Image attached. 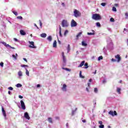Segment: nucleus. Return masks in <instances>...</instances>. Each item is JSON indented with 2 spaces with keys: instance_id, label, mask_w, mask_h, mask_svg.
Instances as JSON below:
<instances>
[{
  "instance_id": "f257e3e1",
  "label": "nucleus",
  "mask_w": 128,
  "mask_h": 128,
  "mask_svg": "<svg viewBox=\"0 0 128 128\" xmlns=\"http://www.w3.org/2000/svg\"><path fill=\"white\" fill-rule=\"evenodd\" d=\"M92 18L94 20H102V16H100V14H92Z\"/></svg>"
},
{
  "instance_id": "f03ea898",
  "label": "nucleus",
  "mask_w": 128,
  "mask_h": 128,
  "mask_svg": "<svg viewBox=\"0 0 128 128\" xmlns=\"http://www.w3.org/2000/svg\"><path fill=\"white\" fill-rule=\"evenodd\" d=\"M74 16L75 18H78L82 16V14L76 9H74Z\"/></svg>"
},
{
  "instance_id": "7ed1b4c3",
  "label": "nucleus",
  "mask_w": 128,
  "mask_h": 128,
  "mask_svg": "<svg viewBox=\"0 0 128 128\" xmlns=\"http://www.w3.org/2000/svg\"><path fill=\"white\" fill-rule=\"evenodd\" d=\"M62 28H68V20H62Z\"/></svg>"
},
{
  "instance_id": "20e7f679",
  "label": "nucleus",
  "mask_w": 128,
  "mask_h": 128,
  "mask_svg": "<svg viewBox=\"0 0 128 128\" xmlns=\"http://www.w3.org/2000/svg\"><path fill=\"white\" fill-rule=\"evenodd\" d=\"M28 43L31 44L29 46L30 48H36V46H34V42L29 41Z\"/></svg>"
},
{
  "instance_id": "39448f33",
  "label": "nucleus",
  "mask_w": 128,
  "mask_h": 128,
  "mask_svg": "<svg viewBox=\"0 0 128 128\" xmlns=\"http://www.w3.org/2000/svg\"><path fill=\"white\" fill-rule=\"evenodd\" d=\"M115 58H116V62H120V60H122V58H120V54H118L115 56Z\"/></svg>"
},
{
  "instance_id": "423d86ee",
  "label": "nucleus",
  "mask_w": 128,
  "mask_h": 128,
  "mask_svg": "<svg viewBox=\"0 0 128 128\" xmlns=\"http://www.w3.org/2000/svg\"><path fill=\"white\" fill-rule=\"evenodd\" d=\"M2 44H4V46H6V48H12L13 50H16V48H14V47H12V46H10V44H6V42H1Z\"/></svg>"
},
{
  "instance_id": "0eeeda50",
  "label": "nucleus",
  "mask_w": 128,
  "mask_h": 128,
  "mask_svg": "<svg viewBox=\"0 0 128 128\" xmlns=\"http://www.w3.org/2000/svg\"><path fill=\"white\" fill-rule=\"evenodd\" d=\"M78 26V24H76V22L74 21V20H72L71 22V26L72 28H74V26Z\"/></svg>"
},
{
  "instance_id": "6e6552de",
  "label": "nucleus",
  "mask_w": 128,
  "mask_h": 128,
  "mask_svg": "<svg viewBox=\"0 0 128 128\" xmlns=\"http://www.w3.org/2000/svg\"><path fill=\"white\" fill-rule=\"evenodd\" d=\"M108 114L111 115L112 116H117L118 113L114 111V112L112 110H110V112H108Z\"/></svg>"
},
{
  "instance_id": "1a4fd4ad",
  "label": "nucleus",
  "mask_w": 128,
  "mask_h": 128,
  "mask_svg": "<svg viewBox=\"0 0 128 128\" xmlns=\"http://www.w3.org/2000/svg\"><path fill=\"white\" fill-rule=\"evenodd\" d=\"M62 54L63 62H64V64H66V56H64V52H62Z\"/></svg>"
},
{
  "instance_id": "9d476101",
  "label": "nucleus",
  "mask_w": 128,
  "mask_h": 128,
  "mask_svg": "<svg viewBox=\"0 0 128 128\" xmlns=\"http://www.w3.org/2000/svg\"><path fill=\"white\" fill-rule=\"evenodd\" d=\"M21 108L23 110H26V105L23 100H20Z\"/></svg>"
},
{
  "instance_id": "9b49d317",
  "label": "nucleus",
  "mask_w": 128,
  "mask_h": 128,
  "mask_svg": "<svg viewBox=\"0 0 128 128\" xmlns=\"http://www.w3.org/2000/svg\"><path fill=\"white\" fill-rule=\"evenodd\" d=\"M24 118H26L28 120H30V116L28 115V112H26L24 113Z\"/></svg>"
},
{
  "instance_id": "f8f14e48",
  "label": "nucleus",
  "mask_w": 128,
  "mask_h": 128,
  "mask_svg": "<svg viewBox=\"0 0 128 128\" xmlns=\"http://www.w3.org/2000/svg\"><path fill=\"white\" fill-rule=\"evenodd\" d=\"M18 54H12V58H14V60H18Z\"/></svg>"
},
{
  "instance_id": "ddd939ff",
  "label": "nucleus",
  "mask_w": 128,
  "mask_h": 128,
  "mask_svg": "<svg viewBox=\"0 0 128 128\" xmlns=\"http://www.w3.org/2000/svg\"><path fill=\"white\" fill-rule=\"evenodd\" d=\"M66 85L64 84L63 85V87H62V90L66 92Z\"/></svg>"
},
{
  "instance_id": "4468645a",
  "label": "nucleus",
  "mask_w": 128,
  "mask_h": 128,
  "mask_svg": "<svg viewBox=\"0 0 128 128\" xmlns=\"http://www.w3.org/2000/svg\"><path fill=\"white\" fill-rule=\"evenodd\" d=\"M47 40L48 42H52V36H50L47 38Z\"/></svg>"
},
{
  "instance_id": "2eb2a0df",
  "label": "nucleus",
  "mask_w": 128,
  "mask_h": 128,
  "mask_svg": "<svg viewBox=\"0 0 128 128\" xmlns=\"http://www.w3.org/2000/svg\"><path fill=\"white\" fill-rule=\"evenodd\" d=\"M84 62H86L84 60L81 62V63L80 64L78 67L82 68V66L84 64Z\"/></svg>"
},
{
  "instance_id": "dca6fc26",
  "label": "nucleus",
  "mask_w": 128,
  "mask_h": 128,
  "mask_svg": "<svg viewBox=\"0 0 128 128\" xmlns=\"http://www.w3.org/2000/svg\"><path fill=\"white\" fill-rule=\"evenodd\" d=\"M20 34H22V36H26V33L24 31V30H20Z\"/></svg>"
},
{
  "instance_id": "f3484780",
  "label": "nucleus",
  "mask_w": 128,
  "mask_h": 128,
  "mask_svg": "<svg viewBox=\"0 0 128 128\" xmlns=\"http://www.w3.org/2000/svg\"><path fill=\"white\" fill-rule=\"evenodd\" d=\"M40 36L41 38H46V33H42V34H40Z\"/></svg>"
},
{
  "instance_id": "a211bd4d",
  "label": "nucleus",
  "mask_w": 128,
  "mask_h": 128,
  "mask_svg": "<svg viewBox=\"0 0 128 128\" xmlns=\"http://www.w3.org/2000/svg\"><path fill=\"white\" fill-rule=\"evenodd\" d=\"M25 70H26V76H30V72H28V69H26V68H25Z\"/></svg>"
},
{
  "instance_id": "6ab92c4d",
  "label": "nucleus",
  "mask_w": 128,
  "mask_h": 128,
  "mask_svg": "<svg viewBox=\"0 0 128 128\" xmlns=\"http://www.w3.org/2000/svg\"><path fill=\"white\" fill-rule=\"evenodd\" d=\"M59 28H60V31H59L60 36H62V27H60V26Z\"/></svg>"
},
{
  "instance_id": "aec40b11",
  "label": "nucleus",
  "mask_w": 128,
  "mask_h": 128,
  "mask_svg": "<svg viewBox=\"0 0 128 128\" xmlns=\"http://www.w3.org/2000/svg\"><path fill=\"white\" fill-rule=\"evenodd\" d=\"M48 121L50 123V124H52L53 122H52V118H48Z\"/></svg>"
},
{
  "instance_id": "412c9836",
  "label": "nucleus",
  "mask_w": 128,
  "mask_h": 128,
  "mask_svg": "<svg viewBox=\"0 0 128 128\" xmlns=\"http://www.w3.org/2000/svg\"><path fill=\"white\" fill-rule=\"evenodd\" d=\"M62 69L64 70H66L67 72H70L71 70L68 68H62Z\"/></svg>"
},
{
  "instance_id": "4be33fe9",
  "label": "nucleus",
  "mask_w": 128,
  "mask_h": 128,
  "mask_svg": "<svg viewBox=\"0 0 128 128\" xmlns=\"http://www.w3.org/2000/svg\"><path fill=\"white\" fill-rule=\"evenodd\" d=\"M18 76H22V71H19L18 72Z\"/></svg>"
},
{
  "instance_id": "5701e85b",
  "label": "nucleus",
  "mask_w": 128,
  "mask_h": 128,
  "mask_svg": "<svg viewBox=\"0 0 128 128\" xmlns=\"http://www.w3.org/2000/svg\"><path fill=\"white\" fill-rule=\"evenodd\" d=\"M120 90H121L120 88H117L116 92L118 94H121Z\"/></svg>"
},
{
  "instance_id": "b1692460",
  "label": "nucleus",
  "mask_w": 128,
  "mask_h": 128,
  "mask_svg": "<svg viewBox=\"0 0 128 128\" xmlns=\"http://www.w3.org/2000/svg\"><path fill=\"white\" fill-rule=\"evenodd\" d=\"M53 48H56V40H54L53 43Z\"/></svg>"
},
{
  "instance_id": "393cba45",
  "label": "nucleus",
  "mask_w": 128,
  "mask_h": 128,
  "mask_svg": "<svg viewBox=\"0 0 128 128\" xmlns=\"http://www.w3.org/2000/svg\"><path fill=\"white\" fill-rule=\"evenodd\" d=\"M80 77L82 78H84V76L82 74V71L80 72Z\"/></svg>"
},
{
  "instance_id": "a878e982",
  "label": "nucleus",
  "mask_w": 128,
  "mask_h": 128,
  "mask_svg": "<svg viewBox=\"0 0 128 128\" xmlns=\"http://www.w3.org/2000/svg\"><path fill=\"white\" fill-rule=\"evenodd\" d=\"M88 36H94V32H88Z\"/></svg>"
},
{
  "instance_id": "bb28decb",
  "label": "nucleus",
  "mask_w": 128,
  "mask_h": 128,
  "mask_svg": "<svg viewBox=\"0 0 128 128\" xmlns=\"http://www.w3.org/2000/svg\"><path fill=\"white\" fill-rule=\"evenodd\" d=\"M82 46H88V44L83 41L82 42Z\"/></svg>"
},
{
  "instance_id": "cd10ccee",
  "label": "nucleus",
  "mask_w": 128,
  "mask_h": 128,
  "mask_svg": "<svg viewBox=\"0 0 128 128\" xmlns=\"http://www.w3.org/2000/svg\"><path fill=\"white\" fill-rule=\"evenodd\" d=\"M82 32H78V34L76 35V38H80V36L82 35Z\"/></svg>"
},
{
  "instance_id": "c85d7f7f",
  "label": "nucleus",
  "mask_w": 128,
  "mask_h": 128,
  "mask_svg": "<svg viewBox=\"0 0 128 128\" xmlns=\"http://www.w3.org/2000/svg\"><path fill=\"white\" fill-rule=\"evenodd\" d=\"M67 50H68V52H70V44L68 45Z\"/></svg>"
},
{
  "instance_id": "c756f323",
  "label": "nucleus",
  "mask_w": 128,
  "mask_h": 128,
  "mask_svg": "<svg viewBox=\"0 0 128 128\" xmlns=\"http://www.w3.org/2000/svg\"><path fill=\"white\" fill-rule=\"evenodd\" d=\"M22 68H28V66L26 64L21 65Z\"/></svg>"
},
{
  "instance_id": "7c9ffc66",
  "label": "nucleus",
  "mask_w": 128,
  "mask_h": 128,
  "mask_svg": "<svg viewBox=\"0 0 128 128\" xmlns=\"http://www.w3.org/2000/svg\"><path fill=\"white\" fill-rule=\"evenodd\" d=\"M84 66H85L84 68H88V62L85 63Z\"/></svg>"
},
{
  "instance_id": "2f4dec72",
  "label": "nucleus",
  "mask_w": 128,
  "mask_h": 128,
  "mask_svg": "<svg viewBox=\"0 0 128 128\" xmlns=\"http://www.w3.org/2000/svg\"><path fill=\"white\" fill-rule=\"evenodd\" d=\"M68 30H66L64 33V36H66V34H68Z\"/></svg>"
},
{
  "instance_id": "473e14b6",
  "label": "nucleus",
  "mask_w": 128,
  "mask_h": 128,
  "mask_svg": "<svg viewBox=\"0 0 128 128\" xmlns=\"http://www.w3.org/2000/svg\"><path fill=\"white\" fill-rule=\"evenodd\" d=\"M125 16H126L125 18H126V20H128V12H126L125 13Z\"/></svg>"
},
{
  "instance_id": "72a5a7b5",
  "label": "nucleus",
  "mask_w": 128,
  "mask_h": 128,
  "mask_svg": "<svg viewBox=\"0 0 128 128\" xmlns=\"http://www.w3.org/2000/svg\"><path fill=\"white\" fill-rule=\"evenodd\" d=\"M110 22H114V18H110Z\"/></svg>"
},
{
  "instance_id": "f704fd0d",
  "label": "nucleus",
  "mask_w": 128,
  "mask_h": 128,
  "mask_svg": "<svg viewBox=\"0 0 128 128\" xmlns=\"http://www.w3.org/2000/svg\"><path fill=\"white\" fill-rule=\"evenodd\" d=\"M22 86V85L21 84H16L17 88H21Z\"/></svg>"
},
{
  "instance_id": "c9c22d12",
  "label": "nucleus",
  "mask_w": 128,
  "mask_h": 128,
  "mask_svg": "<svg viewBox=\"0 0 128 128\" xmlns=\"http://www.w3.org/2000/svg\"><path fill=\"white\" fill-rule=\"evenodd\" d=\"M102 58H103L102 56H100L98 58V60L100 61V60H102Z\"/></svg>"
},
{
  "instance_id": "e433bc0d",
  "label": "nucleus",
  "mask_w": 128,
  "mask_h": 128,
  "mask_svg": "<svg viewBox=\"0 0 128 128\" xmlns=\"http://www.w3.org/2000/svg\"><path fill=\"white\" fill-rule=\"evenodd\" d=\"M12 12L15 14L16 16H18V12H16V11H12Z\"/></svg>"
},
{
  "instance_id": "4c0bfd02",
  "label": "nucleus",
  "mask_w": 128,
  "mask_h": 128,
  "mask_svg": "<svg viewBox=\"0 0 128 128\" xmlns=\"http://www.w3.org/2000/svg\"><path fill=\"white\" fill-rule=\"evenodd\" d=\"M96 26H98V27L100 26V22H96Z\"/></svg>"
},
{
  "instance_id": "58836bf2",
  "label": "nucleus",
  "mask_w": 128,
  "mask_h": 128,
  "mask_svg": "<svg viewBox=\"0 0 128 128\" xmlns=\"http://www.w3.org/2000/svg\"><path fill=\"white\" fill-rule=\"evenodd\" d=\"M112 10L113 12H116V7H113Z\"/></svg>"
},
{
  "instance_id": "ea45409f",
  "label": "nucleus",
  "mask_w": 128,
  "mask_h": 128,
  "mask_svg": "<svg viewBox=\"0 0 128 128\" xmlns=\"http://www.w3.org/2000/svg\"><path fill=\"white\" fill-rule=\"evenodd\" d=\"M17 18L18 20H22V16H17Z\"/></svg>"
},
{
  "instance_id": "a19ab883",
  "label": "nucleus",
  "mask_w": 128,
  "mask_h": 128,
  "mask_svg": "<svg viewBox=\"0 0 128 128\" xmlns=\"http://www.w3.org/2000/svg\"><path fill=\"white\" fill-rule=\"evenodd\" d=\"M8 90H13L14 88L10 86L8 88Z\"/></svg>"
},
{
  "instance_id": "79ce46f5",
  "label": "nucleus",
  "mask_w": 128,
  "mask_h": 128,
  "mask_svg": "<svg viewBox=\"0 0 128 128\" xmlns=\"http://www.w3.org/2000/svg\"><path fill=\"white\" fill-rule=\"evenodd\" d=\"M94 91L96 93H97L98 92V89L96 88L94 89Z\"/></svg>"
},
{
  "instance_id": "37998d69",
  "label": "nucleus",
  "mask_w": 128,
  "mask_h": 128,
  "mask_svg": "<svg viewBox=\"0 0 128 128\" xmlns=\"http://www.w3.org/2000/svg\"><path fill=\"white\" fill-rule=\"evenodd\" d=\"M2 114L4 117H6V112H2Z\"/></svg>"
},
{
  "instance_id": "c03bdc74",
  "label": "nucleus",
  "mask_w": 128,
  "mask_h": 128,
  "mask_svg": "<svg viewBox=\"0 0 128 128\" xmlns=\"http://www.w3.org/2000/svg\"><path fill=\"white\" fill-rule=\"evenodd\" d=\"M77 108H76V110L72 112V116H73L74 115V114H75L76 112V110Z\"/></svg>"
},
{
  "instance_id": "a18cd8bd",
  "label": "nucleus",
  "mask_w": 128,
  "mask_h": 128,
  "mask_svg": "<svg viewBox=\"0 0 128 128\" xmlns=\"http://www.w3.org/2000/svg\"><path fill=\"white\" fill-rule=\"evenodd\" d=\"M106 4L104 2H102L101 4V6H106Z\"/></svg>"
},
{
  "instance_id": "49530a36",
  "label": "nucleus",
  "mask_w": 128,
  "mask_h": 128,
  "mask_svg": "<svg viewBox=\"0 0 128 128\" xmlns=\"http://www.w3.org/2000/svg\"><path fill=\"white\" fill-rule=\"evenodd\" d=\"M0 66H2V68L4 67V62H1L0 63Z\"/></svg>"
},
{
  "instance_id": "de8ad7c7",
  "label": "nucleus",
  "mask_w": 128,
  "mask_h": 128,
  "mask_svg": "<svg viewBox=\"0 0 128 128\" xmlns=\"http://www.w3.org/2000/svg\"><path fill=\"white\" fill-rule=\"evenodd\" d=\"M112 62H116V59L112 58Z\"/></svg>"
},
{
  "instance_id": "09e8293b",
  "label": "nucleus",
  "mask_w": 128,
  "mask_h": 128,
  "mask_svg": "<svg viewBox=\"0 0 128 128\" xmlns=\"http://www.w3.org/2000/svg\"><path fill=\"white\" fill-rule=\"evenodd\" d=\"M2 112H6L3 106H2Z\"/></svg>"
},
{
  "instance_id": "8fccbe9b",
  "label": "nucleus",
  "mask_w": 128,
  "mask_h": 128,
  "mask_svg": "<svg viewBox=\"0 0 128 128\" xmlns=\"http://www.w3.org/2000/svg\"><path fill=\"white\" fill-rule=\"evenodd\" d=\"M100 128H104V124H101L99 126Z\"/></svg>"
},
{
  "instance_id": "3c124183",
  "label": "nucleus",
  "mask_w": 128,
  "mask_h": 128,
  "mask_svg": "<svg viewBox=\"0 0 128 128\" xmlns=\"http://www.w3.org/2000/svg\"><path fill=\"white\" fill-rule=\"evenodd\" d=\"M40 26H42V21L40 20H39Z\"/></svg>"
},
{
  "instance_id": "603ef678",
  "label": "nucleus",
  "mask_w": 128,
  "mask_h": 128,
  "mask_svg": "<svg viewBox=\"0 0 128 128\" xmlns=\"http://www.w3.org/2000/svg\"><path fill=\"white\" fill-rule=\"evenodd\" d=\"M110 46H112V40L110 41Z\"/></svg>"
},
{
  "instance_id": "864d4df0",
  "label": "nucleus",
  "mask_w": 128,
  "mask_h": 128,
  "mask_svg": "<svg viewBox=\"0 0 128 128\" xmlns=\"http://www.w3.org/2000/svg\"><path fill=\"white\" fill-rule=\"evenodd\" d=\"M18 98H20V99H22V98H23V96H22L21 95H19V96H18Z\"/></svg>"
},
{
  "instance_id": "5fc2aeb1",
  "label": "nucleus",
  "mask_w": 128,
  "mask_h": 128,
  "mask_svg": "<svg viewBox=\"0 0 128 128\" xmlns=\"http://www.w3.org/2000/svg\"><path fill=\"white\" fill-rule=\"evenodd\" d=\"M98 124H102V121H98Z\"/></svg>"
},
{
  "instance_id": "6e6d98bb",
  "label": "nucleus",
  "mask_w": 128,
  "mask_h": 128,
  "mask_svg": "<svg viewBox=\"0 0 128 128\" xmlns=\"http://www.w3.org/2000/svg\"><path fill=\"white\" fill-rule=\"evenodd\" d=\"M14 40L15 42H18V40L16 38H14Z\"/></svg>"
},
{
  "instance_id": "4d7b16f0",
  "label": "nucleus",
  "mask_w": 128,
  "mask_h": 128,
  "mask_svg": "<svg viewBox=\"0 0 128 128\" xmlns=\"http://www.w3.org/2000/svg\"><path fill=\"white\" fill-rule=\"evenodd\" d=\"M23 60H24V62H28V60H26V58H24Z\"/></svg>"
},
{
  "instance_id": "13d9d810",
  "label": "nucleus",
  "mask_w": 128,
  "mask_h": 128,
  "mask_svg": "<svg viewBox=\"0 0 128 128\" xmlns=\"http://www.w3.org/2000/svg\"><path fill=\"white\" fill-rule=\"evenodd\" d=\"M114 6H118V4H114Z\"/></svg>"
},
{
  "instance_id": "bf43d9fd",
  "label": "nucleus",
  "mask_w": 128,
  "mask_h": 128,
  "mask_svg": "<svg viewBox=\"0 0 128 128\" xmlns=\"http://www.w3.org/2000/svg\"><path fill=\"white\" fill-rule=\"evenodd\" d=\"M34 26H36V28L38 29V26H36V24H34Z\"/></svg>"
},
{
  "instance_id": "052dcab7",
  "label": "nucleus",
  "mask_w": 128,
  "mask_h": 128,
  "mask_svg": "<svg viewBox=\"0 0 128 128\" xmlns=\"http://www.w3.org/2000/svg\"><path fill=\"white\" fill-rule=\"evenodd\" d=\"M82 122H83L84 123H85V122H86V120H82Z\"/></svg>"
},
{
  "instance_id": "680f3d73",
  "label": "nucleus",
  "mask_w": 128,
  "mask_h": 128,
  "mask_svg": "<svg viewBox=\"0 0 128 128\" xmlns=\"http://www.w3.org/2000/svg\"><path fill=\"white\" fill-rule=\"evenodd\" d=\"M36 87H37V88H40V84H38V85L36 86Z\"/></svg>"
},
{
  "instance_id": "e2e57ef3",
  "label": "nucleus",
  "mask_w": 128,
  "mask_h": 128,
  "mask_svg": "<svg viewBox=\"0 0 128 128\" xmlns=\"http://www.w3.org/2000/svg\"><path fill=\"white\" fill-rule=\"evenodd\" d=\"M62 6H65L64 3H62Z\"/></svg>"
},
{
  "instance_id": "0e129e2a",
  "label": "nucleus",
  "mask_w": 128,
  "mask_h": 128,
  "mask_svg": "<svg viewBox=\"0 0 128 128\" xmlns=\"http://www.w3.org/2000/svg\"><path fill=\"white\" fill-rule=\"evenodd\" d=\"M8 94H11V92H10V91H8Z\"/></svg>"
},
{
  "instance_id": "69168bd1",
  "label": "nucleus",
  "mask_w": 128,
  "mask_h": 128,
  "mask_svg": "<svg viewBox=\"0 0 128 128\" xmlns=\"http://www.w3.org/2000/svg\"><path fill=\"white\" fill-rule=\"evenodd\" d=\"M66 126L67 127H68V122H67V123H66Z\"/></svg>"
},
{
  "instance_id": "338daca9",
  "label": "nucleus",
  "mask_w": 128,
  "mask_h": 128,
  "mask_svg": "<svg viewBox=\"0 0 128 128\" xmlns=\"http://www.w3.org/2000/svg\"><path fill=\"white\" fill-rule=\"evenodd\" d=\"M86 90H87L88 92H89V90H88V88H86Z\"/></svg>"
},
{
  "instance_id": "774afa93",
  "label": "nucleus",
  "mask_w": 128,
  "mask_h": 128,
  "mask_svg": "<svg viewBox=\"0 0 128 128\" xmlns=\"http://www.w3.org/2000/svg\"><path fill=\"white\" fill-rule=\"evenodd\" d=\"M56 120H60V118H59V117H56Z\"/></svg>"
}]
</instances>
